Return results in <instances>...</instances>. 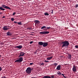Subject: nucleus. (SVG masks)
I'll use <instances>...</instances> for the list:
<instances>
[{
  "label": "nucleus",
  "instance_id": "1",
  "mask_svg": "<svg viewBox=\"0 0 78 78\" xmlns=\"http://www.w3.org/2000/svg\"><path fill=\"white\" fill-rule=\"evenodd\" d=\"M61 44L62 45V48H63V47H69V44L68 41L66 40L65 41L62 42Z\"/></svg>",
  "mask_w": 78,
  "mask_h": 78
},
{
  "label": "nucleus",
  "instance_id": "2",
  "mask_svg": "<svg viewBox=\"0 0 78 78\" xmlns=\"http://www.w3.org/2000/svg\"><path fill=\"white\" fill-rule=\"evenodd\" d=\"M38 44L39 46H42V45L43 47H46L48 46V44L46 42H43L42 41H40L38 42Z\"/></svg>",
  "mask_w": 78,
  "mask_h": 78
},
{
  "label": "nucleus",
  "instance_id": "3",
  "mask_svg": "<svg viewBox=\"0 0 78 78\" xmlns=\"http://www.w3.org/2000/svg\"><path fill=\"white\" fill-rule=\"evenodd\" d=\"M23 60V57H21L19 58L18 59H17L15 60V62H19L20 63V62H22Z\"/></svg>",
  "mask_w": 78,
  "mask_h": 78
},
{
  "label": "nucleus",
  "instance_id": "4",
  "mask_svg": "<svg viewBox=\"0 0 78 78\" xmlns=\"http://www.w3.org/2000/svg\"><path fill=\"white\" fill-rule=\"evenodd\" d=\"M39 33L40 34L44 35L45 34H48L50 33V32L48 31H43L40 32Z\"/></svg>",
  "mask_w": 78,
  "mask_h": 78
},
{
  "label": "nucleus",
  "instance_id": "5",
  "mask_svg": "<svg viewBox=\"0 0 78 78\" xmlns=\"http://www.w3.org/2000/svg\"><path fill=\"white\" fill-rule=\"evenodd\" d=\"M31 70L32 69H31V68H27L26 70L27 73H28V74H30V73H31Z\"/></svg>",
  "mask_w": 78,
  "mask_h": 78
},
{
  "label": "nucleus",
  "instance_id": "6",
  "mask_svg": "<svg viewBox=\"0 0 78 78\" xmlns=\"http://www.w3.org/2000/svg\"><path fill=\"white\" fill-rule=\"evenodd\" d=\"M9 26H5L2 28V30H3L4 31H7L9 29Z\"/></svg>",
  "mask_w": 78,
  "mask_h": 78
},
{
  "label": "nucleus",
  "instance_id": "7",
  "mask_svg": "<svg viewBox=\"0 0 78 78\" xmlns=\"http://www.w3.org/2000/svg\"><path fill=\"white\" fill-rule=\"evenodd\" d=\"M2 8H6V9H10V10H11V8H10V7H8V6H5V5H2Z\"/></svg>",
  "mask_w": 78,
  "mask_h": 78
},
{
  "label": "nucleus",
  "instance_id": "8",
  "mask_svg": "<svg viewBox=\"0 0 78 78\" xmlns=\"http://www.w3.org/2000/svg\"><path fill=\"white\" fill-rule=\"evenodd\" d=\"M25 53L23 52H21L20 53V55L19 56V57H22V56H23L25 55Z\"/></svg>",
  "mask_w": 78,
  "mask_h": 78
},
{
  "label": "nucleus",
  "instance_id": "9",
  "mask_svg": "<svg viewBox=\"0 0 78 78\" xmlns=\"http://www.w3.org/2000/svg\"><path fill=\"white\" fill-rule=\"evenodd\" d=\"M76 67L74 65L73 66V70L74 72H75L76 71Z\"/></svg>",
  "mask_w": 78,
  "mask_h": 78
},
{
  "label": "nucleus",
  "instance_id": "10",
  "mask_svg": "<svg viewBox=\"0 0 78 78\" xmlns=\"http://www.w3.org/2000/svg\"><path fill=\"white\" fill-rule=\"evenodd\" d=\"M22 47H23L21 45H20L19 46H15V48H18V49H21V48H22Z\"/></svg>",
  "mask_w": 78,
  "mask_h": 78
},
{
  "label": "nucleus",
  "instance_id": "11",
  "mask_svg": "<svg viewBox=\"0 0 78 78\" xmlns=\"http://www.w3.org/2000/svg\"><path fill=\"white\" fill-rule=\"evenodd\" d=\"M34 22L35 23V25H36L37 24H39L40 23V21L38 20H35L34 21Z\"/></svg>",
  "mask_w": 78,
  "mask_h": 78
},
{
  "label": "nucleus",
  "instance_id": "12",
  "mask_svg": "<svg viewBox=\"0 0 78 78\" xmlns=\"http://www.w3.org/2000/svg\"><path fill=\"white\" fill-rule=\"evenodd\" d=\"M56 69L57 70H60V69H61V66L60 65L58 66H57Z\"/></svg>",
  "mask_w": 78,
  "mask_h": 78
},
{
  "label": "nucleus",
  "instance_id": "13",
  "mask_svg": "<svg viewBox=\"0 0 78 78\" xmlns=\"http://www.w3.org/2000/svg\"><path fill=\"white\" fill-rule=\"evenodd\" d=\"M52 58H53V56H51L50 57L47 58L46 59L47 60H51V59H52Z\"/></svg>",
  "mask_w": 78,
  "mask_h": 78
},
{
  "label": "nucleus",
  "instance_id": "14",
  "mask_svg": "<svg viewBox=\"0 0 78 78\" xmlns=\"http://www.w3.org/2000/svg\"><path fill=\"white\" fill-rule=\"evenodd\" d=\"M43 78H51V77L49 76H45L43 77Z\"/></svg>",
  "mask_w": 78,
  "mask_h": 78
},
{
  "label": "nucleus",
  "instance_id": "15",
  "mask_svg": "<svg viewBox=\"0 0 78 78\" xmlns=\"http://www.w3.org/2000/svg\"><path fill=\"white\" fill-rule=\"evenodd\" d=\"M0 10H2V11H5V9L3 8V7L1 6L0 7Z\"/></svg>",
  "mask_w": 78,
  "mask_h": 78
},
{
  "label": "nucleus",
  "instance_id": "16",
  "mask_svg": "<svg viewBox=\"0 0 78 78\" xmlns=\"http://www.w3.org/2000/svg\"><path fill=\"white\" fill-rule=\"evenodd\" d=\"M46 28H47V27L45 26H43L41 28V29H46Z\"/></svg>",
  "mask_w": 78,
  "mask_h": 78
},
{
  "label": "nucleus",
  "instance_id": "17",
  "mask_svg": "<svg viewBox=\"0 0 78 78\" xmlns=\"http://www.w3.org/2000/svg\"><path fill=\"white\" fill-rule=\"evenodd\" d=\"M7 34L8 36H11V32H8L7 33Z\"/></svg>",
  "mask_w": 78,
  "mask_h": 78
},
{
  "label": "nucleus",
  "instance_id": "18",
  "mask_svg": "<svg viewBox=\"0 0 78 78\" xmlns=\"http://www.w3.org/2000/svg\"><path fill=\"white\" fill-rule=\"evenodd\" d=\"M45 16H49V14L47 12H45L44 13Z\"/></svg>",
  "mask_w": 78,
  "mask_h": 78
},
{
  "label": "nucleus",
  "instance_id": "19",
  "mask_svg": "<svg viewBox=\"0 0 78 78\" xmlns=\"http://www.w3.org/2000/svg\"><path fill=\"white\" fill-rule=\"evenodd\" d=\"M68 58H69V59H70L71 58V55H68Z\"/></svg>",
  "mask_w": 78,
  "mask_h": 78
},
{
  "label": "nucleus",
  "instance_id": "20",
  "mask_svg": "<svg viewBox=\"0 0 78 78\" xmlns=\"http://www.w3.org/2000/svg\"><path fill=\"white\" fill-rule=\"evenodd\" d=\"M17 23H18V25H22V22H18Z\"/></svg>",
  "mask_w": 78,
  "mask_h": 78
},
{
  "label": "nucleus",
  "instance_id": "21",
  "mask_svg": "<svg viewBox=\"0 0 78 78\" xmlns=\"http://www.w3.org/2000/svg\"><path fill=\"white\" fill-rule=\"evenodd\" d=\"M53 65L54 66H55V67H56L57 66H58V63H55L53 64Z\"/></svg>",
  "mask_w": 78,
  "mask_h": 78
},
{
  "label": "nucleus",
  "instance_id": "22",
  "mask_svg": "<svg viewBox=\"0 0 78 78\" xmlns=\"http://www.w3.org/2000/svg\"><path fill=\"white\" fill-rule=\"evenodd\" d=\"M51 78H55V76H54V75H51Z\"/></svg>",
  "mask_w": 78,
  "mask_h": 78
},
{
  "label": "nucleus",
  "instance_id": "23",
  "mask_svg": "<svg viewBox=\"0 0 78 78\" xmlns=\"http://www.w3.org/2000/svg\"><path fill=\"white\" fill-rule=\"evenodd\" d=\"M46 28H47V30H50V28H51V27H46Z\"/></svg>",
  "mask_w": 78,
  "mask_h": 78
},
{
  "label": "nucleus",
  "instance_id": "24",
  "mask_svg": "<svg viewBox=\"0 0 78 78\" xmlns=\"http://www.w3.org/2000/svg\"><path fill=\"white\" fill-rule=\"evenodd\" d=\"M11 20L12 21H14V19L13 18H12L11 19Z\"/></svg>",
  "mask_w": 78,
  "mask_h": 78
},
{
  "label": "nucleus",
  "instance_id": "25",
  "mask_svg": "<svg viewBox=\"0 0 78 78\" xmlns=\"http://www.w3.org/2000/svg\"><path fill=\"white\" fill-rule=\"evenodd\" d=\"M58 75H61V73H57Z\"/></svg>",
  "mask_w": 78,
  "mask_h": 78
},
{
  "label": "nucleus",
  "instance_id": "26",
  "mask_svg": "<svg viewBox=\"0 0 78 78\" xmlns=\"http://www.w3.org/2000/svg\"><path fill=\"white\" fill-rule=\"evenodd\" d=\"M75 48H78V45H76L75 46Z\"/></svg>",
  "mask_w": 78,
  "mask_h": 78
},
{
  "label": "nucleus",
  "instance_id": "27",
  "mask_svg": "<svg viewBox=\"0 0 78 78\" xmlns=\"http://www.w3.org/2000/svg\"><path fill=\"white\" fill-rule=\"evenodd\" d=\"M27 30H30L31 29V28H30V27H27Z\"/></svg>",
  "mask_w": 78,
  "mask_h": 78
},
{
  "label": "nucleus",
  "instance_id": "28",
  "mask_svg": "<svg viewBox=\"0 0 78 78\" xmlns=\"http://www.w3.org/2000/svg\"><path fill=\"white\" fill-rule=\"evenodd\" d=\"M76 6H75V8H78V4H76L75 5Z\"/></svg>",
  "mask_w": 78,
  "mask_h": 78
},
{
  "label": "nucleus",
  "instance_id": "29",
  "mask_svg": "<svg viewBox=\"0 0 78 78\" xmlns=\"http://www.w3.org/2000/svg\"><path fill=\"white\" fill-rule=\"evenodd\" d=\"M44 62H49V61L45 60V61H44Z\"/></svg>",
  "mask_w": 78,
  "mask_h": 78
},
{
  "label": "nucleus",
  "instance_id": "30",
  "mask_svg": "<svg viewBox=\"0 0 78 78\" xmlns=\"http://www.w3.org/2000/svg\"><path fill=\"white\" fill-rule=\"evenodd\" d=\"M33 64H34L33 63H30L29 64L31 66H32Z\"/></svg>",
  "mask_w": 78,
  "mask_h": 78
},
{
  "label": "nucleus",
  "instance_id": "31",
  "mask_svg": "<svg viewBox=\"0 0 78 78\" xmlns=\"http://www.w3.org/2000/svg\"><path fill=\"white\" fill-rule=\"evenodd\" d=\"M2 68H1V67H0V71H2Z\"/></svg>",
  "mask_w": 78,
  "mask_h": 78
},
{
  "label": "nucleus",
  "instance_id": "32",
  "mask_svg": "<svg viewBox=\"0 0 78 78\" xmlns=\"http://www.w3.org/2000/svg\"><path fill=\"white\" fill-rule=\"evenodd\" d=\"M33 41H30V44H33Z\"/></svg>",
  "mask_w": 78,
  "mask_h": 78
},
{
  "label": "nucleus",
  "instance_id": "33",
  "mask_svg": "<svg viewBox=\"0 0 78 78\" xmlns=\"http://www.w3.org/2000/svg\"><path fill=\"white\" fill-rule=\"evenodd\" d=\"M16 13L15 12H13V13L12 14V15H15V14H16Z\"/></svg>",
  "mask_w": 78,
  "mask_h": 78
},
{
  "label": "nucleus",
  "instance_id": "34",
  "mask_svg": "<svg viewBox=\"0 0 78 78\" xmlns=\"http://www.w3.org/2000/svg\"><path fill=\"white\" fill-rule=\"evenodd\" d=\"M41 66H42L43 65H44V63H42L41 64Z\"/></svg>",
  "mask_w": 78,
  "mask_h": 78
},
{
  "label": "nucleus",
  "instance_id": "35",
  "mask_svg": "<svg viewBox=\"0 0 78 78\" xmlns=\"http://www.w3.org/2000/svg\"><path fill=\"white\" fill-rule=\"evenodd\" d=\"M14 23H17V22L16 21H14Z\"/></svg>",
  "mask_w": 78,
  "mask_h": 78
},
{
  "label": "nucleus",
  "instance_id": "36",
  "mask_svg": "<svg viewBox=\"0 0 78 78\" xmlns=\"http://www.w3.org/2000/svg\"><path fill=\"white\" fill-rule=\"evenodd\" d=\"M6 17L5 16H3L2 17L3 19H4V18H5Z\"/></svg>",
  "mask_w": 78,
  "mask_h": 78
},
{
  "label": "nucleus",
  "instance_id": "37",
  "mask_svg": "<svg viewBox=\"0 0 78 78\" xmlns=\"http://www.w3.org/2000/svg\"><path fill=\"white\" fill-rule=\"evenodd\" d=\"M3 14V12H0V14Z\"/></svg>",
  "mask_w": 78,
  "mask_h": 78
},
{
  "label": "nucleus",
  "instance_id": "38",
  "mask_svg": "<svg viewBox=\"0 0 78 78\" xmlns=\"http://www.w3.org/2000/svg\"><path fill=\"white\" fill-rule=\"evenodd\" d=\"M61 75H62V76H64V74H61Z\"/></svg>",
  "mask_w": 78,
  "mask_h": 78
},
{
  "label": "nucleus",
  "instance_id": "39",
  "mask_svg": "<svg viewBox=\"0 0 78 78\" xmlns=\"http://www.w3.org/2000/svg\"><path fill=\"white\" fill-rule=\"evenodd\" d=\"M61 75H62V76H64V74H61Z\"/></svg>",
  "mask_w": 78,
  "mask_h": 78
},
{
  "label": "nucleus",
  "instance_id": "40",
  "mask_svg": "<svg viewBox=\"0 0 78 78\" xmlns=\"http://www.w3.org/2000/svg\"><path fill=\"white\" fill-rule=\"evenodd\" d=\"M53 10H52V12H51V13L52 14H53Z\"/></svg>",
  "mask_w": 78,
  "mask_h": 78
},
{
  "label": "nucleus",
  "instance_id": "41",
  "mask_svg": "<svg viewBox=\"0 0 78 78\" xmlns=\"http://www.w3.org/2000/svg\"><path fill=\"white\" fill-rule=\"evenodd\" d=\"M63 77H64V78H66V76H63Z\"/></svg>",
  "mask_w": 78,
  "mask_h": 78
},
{
  "label": "nucleus",
  "instance_id": "42",
  "mask_svg": "<svg viewBox=\"0 0 78 78\" xmlns=\"http://www.w3.org/2000/svg\"><path fill=\"white\" fill-rule=\"evenodd\" d=\"M31 70H32L33 69V68H31Z\"/></svg>",
  "mask_w": 78,
  "mask_h": 78
},
{
  "label": "nucleus",
  "instance_id": "43",
  "mask_svg": "<svg viewBox=\"0 0 78 78\" xmlns=\"http://www.w3.org/2000/svg\"><path fill=\"white\" fill-rule=\"evenodd\" d=\"M69 0V2H71V1H70V0Z\"/></svg>",
  "mask_w": 78,
  "mask_h": 78
},
{
  "label": "nucleus",
  "instance_id": "44",
  "mask_svg": "<svg viewBox=\"0 0 78 78\" xmlns=\"http://www.w3.org/2000/svg\"><path fill=\"white\" fill-rule=\"evenodd\" d=\"M0 57H2V55H0Z\"/></svg>",
  "mask_w": 78,
  "mask_h": 78
}]
</instances>
